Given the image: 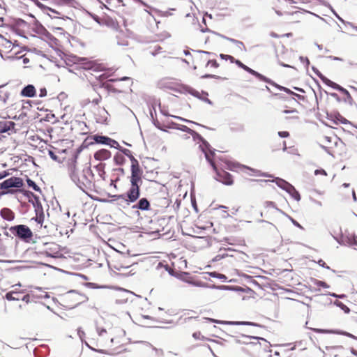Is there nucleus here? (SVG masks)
Wrapping results in <instances>:
<instances>
[{
  "mask_svg": "<svg viewBox=\"0 0 357 357\" xmlns=\"http://www.w3.org/2000/svg\"><path fill=\"white\" fill-rule=\"evenodd\" d=\"M257 79H259L260 81H263L267 84H269L275 86V88H277L279 90H280V87H283L282 86L279 85L278 84H277L276 82H275L274 81H273L270 78L264 76L262 74H261V76L257 77Z\"/></svg>",
  "mask_w": 357,
  "mask_h": 357,
  "instance_id": "29",
  "label": "nucleus"
},
{
  "mask_svg": "<svg viewBox=\"0 0 357 357\" xmlns=\"http://www.w3.org/2000/svg\"><path fill=\"white\" fill-rule=\"evenodd\" d=\"M128 206L135 202L140 197V188L138 186H130L126 192Z\"/></svg>",
  "mask_w": 357,
  "mask_h": 357,
  "instance_id": "12",
  "label": "nucleus"
},
{
  "mask_svg": "<svg viewBox=\"0 0 357 357\" xmlns=\"http://www.w3.org/2000/svg\"><path fill=\"white\" fill-rule=\"evenodd\" d=\"M326 295H328L330 296H332L333 298H340V299H343L344 298L347 297V296L344 294H337L335 293H333V292H328L326 294H325Z\"/></svg>",
  "mask_w": 357,
  "mask_h": 357,
  "instance_id": "46",
  "label": "nucleus"
},
{
  "mask_svg": "<svg viewBox=\"0 0 357 357\" xmlns=\"http://www.w3.org/2000/svg\"><path fill=\"white\" fill-rule=\"evenodd\" d=\"M112 155L111 152L107 149H100L95 152L93 156L95 160L98 161H103L109 159Z\"/></svg>",
  "mask_w": 357,
  "mask_h": 357,
  "instance_id": "15",
  "label": "nucleus"
},
{
  "mask_svg": "<svg viewBox=\"0 0 357 357\" xmlns=\"http://www.w3.org/2000/svg\"><path fill=\"white\" fill-rule=\"evenodd\" d=\"M15 123L13 121H0V133H5L15 129Z\"/></svg>",
  "mask_w": 357,
  "mask_h": 357,
  "instance_id": "21",
  "label": "nucleus"
},
{
  "mask_svg": "<svg viewBox=\"0 0 357 357\" xmlns=\"http://www.w3.org/2000/svg\"><path fill=\"white\" fill-rule=\"evenodd\" d=\"M284 215H286L287 217H288V218L291 220V222H292V224L294 226H296L301 229H303V227L296 220H294L293 218H291V216H289V215H287L286 213Z\"/></svg>",
  "mask_w": 357,
  "mask_h": 357,
  "instance_id": "53",
  "label": "nucleus"
},
{
  "mask_svg": "<svg viewBox=\"0 0 357 357\" xmlns=\"http://www.w3.org/2000/svg\"><path fill=\"white\" fill-rule=\"evenodd\" d=\"M314 284L319 287L329 288L330 286L324 281L314 279Z\"/></svg>",
  "mask_w": 357,
  "mask_h": 357,
  "instance_id": "39",
  "label": "nucleus"
},
{
  "mask_svg": "<svg viewBox=\"0 0 357 357\" xmlns=\"http://www.w3.org/2000/svg\"><path fill=\"white\" fill-rule=\"evenodd\" d=\"M207 66L208 65H211L212 67H214V68H218L219 66V64L217 62L216 60L215 59H212V60H208L207 61V63H206Z\"/></svg>",
  "mask_w": 357,
  "mask_h": 357,
  "instance_id": "62",
  "label": "nucleus"
},
{
  "mask_svg": "<svg viewBox=\"0 0 357 357\" xmlns=\"http://www.w3.org/2000/svg\"><path fill=\"white\" fill-rule=\"evenodd\" d=\"M1 217L7 221H13L15 219V213L9 208H3L0 211Z\"/></svg>",
  "mask_w": 357,
  "mask_h": 357,
  "instance_id": "19",
  "label": "nucleus"
},
{
  "mask_svg": "<svg viewBox=\"0 0 357 357\" xmlns=\"http://www.w3.org/2000/svg\"><path fill=\"white\" fill-rule=\"evenodd\" d=\"M189 134L191 135L195 142L201 143L199 148L204 153L206 160L211 165H213V158H214L215 155L216 150L213 149L210 144L197 132L191 129Z\"/></svg>",
  "mask_w": 357,
  "mask_h": 357,
  "instance_id": "2",
  "label": "nucleus"
},
{
  "mask_svg": "<svg viewBox=\"0 0 357 357\" xmlns=\"http://www.w3.org/2000/svg\"><path fill=\"white\" fill-rule=\"evenodd\" d=\"M108 115L107 111L105 108H102L100 112L98 117L96 118L97 123H107Z\"/></svg>",
  "mask_w": 357,
  "mask_h": 357,
  "instance_id": "24",
  "label": "nucleus"
},
{
  "mask_svg": "<svg viewBox=\"0 0 357 357\" xmlns=\"http://www.w3.org/2000/svg\"><path fill=\"white\" fill-rule=\"evenodd\" d=\"M264 206L266 208H275V210H277L278 211H279L280 213H282V214H285V213L284 211H282L281 209L278 208L276 206V204H275V202H272V201H266L264 202Z\"/></svg>",
  "mask_w": 357,
  "mask_h": 357,
  "instance_id": "35",
  "label": "nucleus"
},
{
  "mask_svg": "<svg viewBox=\"0 0 357 357\" xmlns=\"http://www.w3.org/2000/svg\"><path fill=\"white\" fill-rule=\"evenodd\" d=\"M346 97L344 98L343 101L345 103H348L349 105L353 106L355 105L357 107V105L355 103L353 98L351 97L350 93L346 89H344V91L342 92Z\"/></svg>",
  "mask_w": 357,
  "mask_h": 357,
  "instance_id": "25",
  "label": "nucleus"
},
{
  "mask_svg": "<svg viewBox=\"0 0 357 357\" xmlns=\"http://www.w3.org/2000/svg\"><path fill=\"white\" fill-rule=\"evenodd\" d=\"M170 116L174 118V119H178L181 121H183V122H185V123H192V124H195V125H197V126H202V127H204V126L197 123V122H195L193 121H191V120H188L187 119H185V118H183V117H181V116H174V115H170Z\"/></svg>",
  "mask_w": 357,
  "mask_h": 357,
  "instance_id": "36",
  "label": "nucleus"
},
{
  "mask_svg": "<svg viewBox=\"0 0 357 357\" xmlns=\"http://www.w3.org/2000/svg\"><path fill=\"white\" fill-rule=\"evenodd\" d=\"M64 307L69 309H73L82 303L80 299L79 292L77 290H70L63 296Z\"/></svg>",
  "mask_w": 357,
  "mask_h": 357,
  "instance_id": "6",
  "label": "nucleus"
},
{
  "mask_svg": "<svg viewBox=\"0 0 357 357\" xmlns=\"http://www.w3.org/2000/svg\"><path fill=\"white\" fill-rule=\"evenodd\" d=\"M24 181L20 177L11 176L0 183V198L8 194H14L13 188H21L24 186Z\"/></svg>",
  "mask_w": 357,
  "mask_h": 357,
  "instance_id": "3",
  "label": "nucleus"
},
{
  "mask_svg": "<svg viewBox=\"0 0 357 357\" xmlns=\"http://www.w3.org/2000/svg\"><path fill=\"white\" fill-rule=\"evenodd\" d=\"M243 167L245 169H249L250 171L255 173L256 175L259 176H263V177H266V178H272L273 179L274 178H275L273 174H271L268 172H263L260 170L255 169L251 168V167L245 166V165H243Z\"/></svg>",
  "mask_w": 357,
  "mask_h": 357,
  "instance_id": "22",
  "label": "nucleus"
},
{
  "mask_svg": "<svg viewBox=\"0 0 357 357\" xmlns=\"http://www.w3.org/2000/svg\"><path fill=\"white\" fill-rule=\"evenodd\" d=\"M84 285L88 288H91V289H100V288H102L101 286L98 285V284L96 283H93V282H85L84 284Z\"/></svg>",
  "mask_w": 357,
  "mask_h": 357,
  "instance_id": "49",
  "label": "nucleus"
},
{
  "mask_svg": "<svg viewBox=\"0 0 357 357\" xmlns=\"http://www.w3.org/2000/svg\"><path fill=\"white\" fill-rule=\"evenodd\" d=\"M87 174H91V178H93L94 176L90 167L84 168L82 171L83 180L81 181L77 172L75 164L70 167V177L71 180L76 184V185L83 192H85V189L88 188L89 185L91 183V179L87 178Z\"/></svg>",
  "mask_w": 357,
  "mask_h": 357,
  "instance_id": "1",
  "label": "nucleus"
},
{
  "mask_svg": "<svg viewBox=\"0 0 357 357\" xmlns=\"http://www.w3.org/2000/svg\"><path fill=\"white\" fill-rule=\"evenodd\" d=\"M178 91H179L180 93H189L194 97L200 98V94H199V91H197V90H195V89H193L192 87H191L188 85L182 84L180 86V89L178 90Z\"/></svg>",
  "mask_w": 357,
  "mask_h": 357,
  "instance_id": "17",
  "label": "nucleus"
},
{
  "mask_svg": "<svg viewBox=\"0 0 357 357\" xmlns=\"http://www.w3.org/2000/svg\"><path fill=\"white\" fill-rule=\"evenodd\" d=\"M241 337L243 338H244L245 340H243V341H241L239 340H236V342H238V343H243V344H248V340H263V341L266 342V340L264 338L260 337H257V336H251V335H241Z\"/></svg>",
  "mask_w": 357,
  "mask_h": 357,
  "instance_id": "28",
  "label": "nucleus"
},
{
  "mask_svg": "<svg viewBox=\"0 0 357 357\" xmlns=\"http://www.w3.org/2000/svg\"><path fill=\"white\" fill-rule=\"evenodd\" d=\"M333 237L340 245H347L346 236L344 237L343 235H341L340 238L335 236H333Z\"/></svg>",
  "mask_w": 357,
  "mask_h": 357,
  "instance_id": "42",
  "label": "nucleus"
},
{
  "mask_svg": "<svg viewBox=\"0 0 357 357\" xmlns=\"http://www.w3.org/2000/svg\"><path fill=\"white\" fill-rule=\"evenodd\" d=\"M20 293L21 292H20V291H11L7 292L6 294L5 298L8 301H19L20 298L14 296V294H20Z\"/></svg>",
  "mask_w": 357,
  "mask_h": 357,
  "instance_id": "32",
  "label": "nucleus"
},
{
  "mask_svg": "<svg viewBox=\"0 0 357 357\" xmlns=\"http://www.w3.org/2000/svg\"><path fill=\"white\" fill-rule=\"evenodd\" d=\"M131 175H142L143 171L140 167L139 161L135 162L132 161L130 167Z\"/></svg>",
  "mask_w": 357,
  "mask_h": 357,
  "instance_id": "23",
  "label": "nucleus"
},
{
  "mask_svg": "<svg viewBox=\"0 0 357 357\" xmlns=\"http://www.w3.org/2000/svg\"><path fill=\"white\" fill-rule=\"evenodd\" d=\"M211 167L215 172V176L214 178L216 181L226 185H231L234 183V180L230 173L224 170H218L213 161Z\"/></svg>",
  "mask_w": 357,
  "mask_h": 357,
  "instance_id": "9",
  "label": "nucleus"
},
{
  "mask_svg": "<svg viewBox=\"0 0 357 357\" xmlns=\"http://www.w3.org/2000/svg\"><path fill=\"white\" fill-rule=\"evenodd\" d=\"M176 129L179 130L183 132H187L188 134L191 130V128H188V126H186L185 125L178 124V123H177V126H176Z\"/></svg>",
  "mask_w": 357,
  "mask_h": 357,
  "instance_id": "43",
  "label": "nucleus"
},
{
  "mask_svg": "<svg viewBox=\"0 0 357 357\" xmlns=\"http://www.w3.org/2000/svg\"><path fill=\"white\" fill-rule=\"evenodd\" d=\"M189 275L190 274L188 273H184L183 276L181 278V280L195 287H208V285L203 282L194 281L192 279L190 278Z\"/></svg>",
  "mask_w": 357,
  "mask_h": 357,
  "instance_id": "20",
  "label": "nucleus"
},
{
  "mask_svg": "<svg viewBox=\"0 0 357 357\" xmlns=\"http://www.w3.org/2000/svg\"><path fill=\"white\" fill-rule=\"evenodd\" d=\"M334 305L337 307H340L341 310L344 311V313L349 314L350 312V309L346 305H344L342 302L339 301H334Z\"/></svg>",
  "mask_w": 357,
  "mask_h": 357,
  "instance_id": "33",
  "label": "nucleus"
},
{
  "mask_svg": "<svg viewBox=\"0 0 357 357\" xmlns=\"http://www.w3.org/2000/svg\"><path fill=\"white\" fill-rule=\"evenodd\" d=\"M24 195L26 196L29 199V200H33V199L38 196L35 195L33 192L29 190L24 191Z\"/></svg>",
  "mask_w": 357,
  "mask_h": 357,
  "instance_id": "47",
  "label": "nucleus"
},
{
  "mask_svg": "<svg viewBox=\"0 0 357 357\" xmlns=\"http://www.w3.org/2000/svg\"><path fill=\"white\" fill-rule=\"evenodd\" d=\"M20 96L22 97L33 98L36 96V90L33 84H27L22 88L20 91Z\"/></svg>",
  "mask_w": 357,
  "mask_h": 357,
  "instance_id": "13",
  "label": "nucleus"
},
{
  "mask_svg": "<svg viewBox=\"0 0 357 357\" xmlns=\"http://www.w3.org/2000/svg\"><path fill=\"white\" fill-rule=\"evenodd\" d=\"M299 60L301 63L305 64V67L307 68L310 65V60L307 57H304L303 56H299Z\"/></svg>",
  "mask_w": 357,
  "mask_h": 357,
  "instance_id": "57",
  "label": "nucleus"
},
{
  "mask_svg": "<svg viewBox=\"0 0 357 357\" xmlns=\"http://www.w3.org/2000/svg\"><path fill=\"white\" fill-rule=\"evenodd\" d=\"M212 289L220 290L234 291L237 292H245V289L239 286H228V285H215L213 284L210 287Z\"/></svg>",
  "mask_w": 357,
  "mask_h": 357,
  "instance_id": "16",
  "label": "nucleus"
},
{
  "mask_svg": "<svg viewBox=\"0 0 357 357\" xmlns=\"http://www.w3.org/2000/svg\"><path fill=\"white\" fill-rule=\"evenodd\" d=\"M132 208L141 211H149L151 209V204L147 198L142 197L139 199L137 203L133 205Z\"/></svg>",
  "mask_w": 357,
  "mask_h": 357,
  "instance_id": "14",
  "label": "nucleus"
},
{
  "mask_svg": "<svg viewBox=\"0 0 357 357\" xmlns=\"http://www.w3.org/2000/svg\"><path fill=\"white\" fill-rule=\"evenodd\" d=\"M227 256H228V255L227 253L218 254L212 259V261L213 262L219 261L221 259L227 257Z\"/></svg>",
  "mask_w": 357,
  "mask_h": 357,
  "instance_id": "48",
  "label": "nucleus"
},
{
  "mask_svg": "<svg viewBox=\"0 0 357 357\" xmlns=\"http://www.w3.org/2000/svg\"><path fill=\"white\" fill-rule=\"evenodd\" d=\"M29 202L32 204L36 213V217L32 218L31 220H34L38 224L42 225L44 222L45 214L39 197L37 196L33 200H29Z\"/></svg>",
  "mask_w": 357,
  "mask_h": 357,
  "instance_id": "7",
  "label": "nucleus"
},
{
  "mask_svg": "<svg viewBox=\"0 0 357 357\" xmlns=\"http://www.w3.org/2000/svg\"><path fill=\"white\" fill-rule=\"evenodd\" d=\"M278 135L281 138H287L289 137V132L287 131H279Z\"/></svg>",
  "mask_w": 357,
  "mask_h": 357,
  "instance_id": "63",
  "label": "nucleus"
},
{
  "mask_svg": "<svg viewBox=\"0 0 357 357\" xmlns=\"http://www.w3.org/2000/svg\"><path fill=\"white\" fill-rule=\"evenodd\" d=\"M119 202L118 203L119 205L123 206V203L128 205V200H127V195L126 192L121 195H118Z\"/></svg>",
  "mask_w": 357,
  "mask_h": 357,
  "instance_id": "38",
  "label": "nucleus"
},
{
  "mask_svg": "<svg viewBox=\"0 0 357 357\" xmlns=\"http://www.w3.org/2000/svg\"><path fill=\"white\" fill-rule=\"evenodd\" d=\"M130 181L132 186H138L140 188L142 183V175H131Z\"/></svg>",
  "mask_w": 357,
  "mask_h": 357,
  "instance_id": "27",
  "label": "nucleus"
},
{
  "mask_svg": "<svg viewBox=\"0 0 357 357\" xmlns=\"http://www.w3.org/2000/svg\"><path fill=\"white\" fill-rule=\"evenodd\" d=\"M114 149L119 150L122 154L123 156L126 154L127 152H128L129 149H126V148H123L121 146L119 145V146H114Z\"/></svg>",
  "mask_w": 357,
  "mask_h": 357,
  "instance_id": "58",
  "label": "nucleus"
},
{
  "mask_svg": "<svg viewBox=\"0 0 357 357\" xmlns=\"http://www.w3.org/2000/svg\"><path fill=\"white\" fill-rule=\"evenodd\" d=\"M31 1H33L37 7H38L43 11L46 10V8H47V6L43 4L38 0H31Z\"/></svg>",
  "mask_w": 357,
  "mask_h": 357,
  "instance_id": "51",
  "label": "nucleus"
},
{
  "mask_svg": "<svg viewBox=\"0 0 357 357\" xmlns=\"http://www.w3.org/2000/svg\"><path fill=\"white\" fill-rule=\"evenodd\" d=\"M33 101L29 100H25L23 101V109H29L30 107H32Z\"/></svg>",
  "mask_w": 357,
  "mask_h": 357,
  "instance_id": "55",
  "label": "nucleus"
},
{
  "mask_svg": "<svg viewBox=\"0 0 357 357\" xmlns=\"http://www.w3.org/2000/svg\"><path fill=\"white\" fill-rule=\"evenodd\" d=\"M26 181L27 185L29 188H31L33 190H35L36 192H41L40 188L36 183V182L34 181H33L32 179H31L30 178H29L27 176Z\"/></svg>",
  "mask_w": 357,
  "mask_h": 357,
  "instance_id": "31",
  "label": "nucleus"
},
{
  "mask_svg": "<svg viewBox=\"0 0 357 357\" xmlns=\"http://www.w3.org/2000/svg\"><path fill=\"white\" fill-rule=\"evenodd\" d=\"M328 6L330 7L332 13L334 14V15L342 23L344 24H347V22H345L336 12L335 10L333 8V7L328 4Z\"/></svg>",
  "mask_w": 357,
  "mask_h": 357,
  "instance_id": "56",
  "label": "nucleus"
},
{
  "mask_svg": "<svg viewBox=\"0 0 357 357\" xmlns=\"http://www.w3.org/2000/svg\"><path fill=\"white\" fill-rule=\"evenodd\" d=\"M347 245L357 246V236L355 234L346 236Z\"/></svg>",
  "mask_w": 357,
  "mask_h": 357,
  "instance_id": "26",
  "label": "nucleus"
},
{
  "mask_svg": "<svg viewBox=\"0 0 357 357\" xmlns=\"http://www.w3.org/2000/svg\"><path fill=\"white\" fill-rule=\"evenodd\" d=\"M91 139H93L94 144H102L109 146L111 148H114L115 146H119V144L115 139H113L108 136L101 135L98 134L93 135L91 137Z\"/></svg>",
  "mask_w": 357,
  "mask_h": 357,
  "instance_id": "10",
  "label": "nucleus"
},
{
  "mask_svg": "<svg viewBox=\"0 0 357 357\" xmlns=\"http://www.w3.org/2000/svg\"><path fill=\"white\" fill-rule=\"evenodd\" d=\"M312 70L320 79L324 76L316 67L312 66Z\"/></svg>",
  "mask_w": 357,
  "mask_h": 357,
  "instance_id": "64",
  "label": "nucleus"
},
{
  "mask_svg": "<svg viewBox=\"0 0 357 357\" xmlns=\"http://www.w3.org/2000/svg\"><path fill=\"white\" fill-rule=\"evenodd\" d=\"M48 155L50 157V158L52 160H53L54 161H56V162L59 161V156L53 151L49 150Z\"/></svg>",
  "mask_w": 357,
  "mask_h": 357,
  "instance_id": "52",
  "label": "nucleus"
},
{
  "mask_svg": "<svg viewBox=\"0 0 357 357\" xmlns=\"http://www.w3.org/2000/svg\"><path fill=\"white\" fill-rule=\"evenodd\" d=\"M108 196L112 198V199H102L101 202H107V203H114L116 201H119L118 195H111L108 194Z\"/></svg>",
  "mask_w": 357,
  "mask_h": 357,
  "instance_id": "40",
  "label": "nucleus"
},
{
  "mask_svg": "<svg viewBox=\"0 0 357 357\" xmlns=\"http://www.w3.org/2000/svg\"><path fill=\"white\" fill-rule=\"evenodd\" d=\"M208 321L211 323H218L227 325H236V326H252L257 327H263L259 324L251 321H219L213 318H205Z\"/></svg>",
  "mask_w": 357,
  "mask_h": 357,
  "instance_id": "11",
  "label": "nucleus"
},
{
  "mask_svg": "<svg viewBox=\"0 0 357 357\" xmlns=\"http://www.w3.org/2000/svg\"><path fill=\"white\" fill-rule=\"evenodd\" d=\"M331 88H333V89H335L337 91H338L339 92L342 93V91H344V88L342 87V86H340V84L333 82V83L331 84Z\"/></svg>",
  "mask_w": 357,
  "mask_h": 357,
  "instance_id": "50",
  "label": "nucleus"
},
{
  "mask_svg": "<svg viewBox=\"0 0 357 357\" xmlns=\"http://www.w3.org/2000/svg\"><path fill=\"white\" fill-rule=\"evenodd\" d=\"M104 166H105V165H102V164L96 166V168L98 171V174L101 178H102V179H105V172L104 170Z\"/></svg>",
  "mask_w": 357,
  "mask_h": 357,
  "instance_id": "41",
  "label": "nucleus"
},
{
  "mask_svg": "<svg viewBox=\"0 0 357 357\" xmlns=\"http://www.w3.org/2000/svg\"><path fill=\"white\" fill-rule=\"evenodd\" d=\"M335 333L336 334H338V335H344V336H347L348 337H350V338H352V339H354V340H357V337L355 336L354 335L349 333V332H347V331H341V330H338V331H336L335 332Z\"/></svg>",
  "mask_w": 357,
  "mask_h": 357,
  "instance_id": "37",
  "label": "nucleus"
},
{
  "mask_svg": "<svg viewBox=\"0 0 357 357\" xmlns=\"http://www.w3.org/2000/svg\"><path fill=\"white\" fill-rule=\"evenodd\" d=\"M208 274L211 278H218L222 281H225L227 279V277L225 275L216 271L210 272Z\"/></svg>",
  "mask_w": 357,
  "mask_h": 357,
  "instance_id": "34",
  "label": "nucleus"
},
{
  "mask_svg": "<svg viewBox=\"0 0 357 357\" xmlns=\"http://www.w3.org/2000/svg\"><path fill=\"white\" fill-rule=\"evenodd\" d=\"M90 15H91V18L95 22H96L98 24L102 25V24H105L103 20L99 16H98L97 15L93 14V13H91Z\"/></svg>",
  "mask_w": 357,
  "mask_h": 357,
  "instance_id": "45",
  "label": "nucleus"
},
{
  "mask_svg": "<svg viewBox=\"0 0 357 357\" xmlns=\"http://www.w3.org/2000/svg\"><path fill=\"white\" fill-rule=\"evenodd\" d=\"M272 181L274 182L280 188L286 191L295 200L298 202L301 200L299 192L292 184L286 180L280 177H276L272 179Z\"/></svg>",
  "mask_w": 357,
  "mask_h": 357,
  "instance_id": "5",
  "label": "nucleus"
},
{
  "mask_svg": "<svg viewBox=\"0 0 357 357\" xmlns=\"http://www.w3.org/2000/svg\"><path fill=\"white\" fill-rule=\"evenodd\" d=\"M229 41H230L231 43H232L235 45H242L244 52L247 51V50L242 41H240V40H236V39L231 38H229Z\"/></svg>",
  "mask_w": 357,
  "mask_h": 357,
  "instance_id": "54",
  "label": "nucleus"
},
{
  "mask_svg": "<svg viewBox=\"0 0 357 357\" xmlns=\"http://www.w3.org/2000/svg\"><path fill=\"white\" fill-rule=\"evenodd\" d=\"M321 80L325 84H326L327 86H331V84L333 83V81L331 80L330 79H328V77H326V76H324Z\"/></svg>",
  "mask_w": 357,
  "mask_h": 357,
  "instance_id": "60",
  "label": "nucleus"
},
{
  "mask_svg": "<svg viewBox=\"0 0 357 357\" xmlns=\"http://www.w3.org/2000/svg\"><path fill=\"white\" fill-rule=\"evenodd\" d=\"M337 120L340 121L342 124H347L349 123V121L346 119L344 117L342 116L340 114H337V116L336 117Z\"/></svg>",
  "mask_w": 357,
  "mask_h": 357,
  "instance_id": "59",
  "label": "nucleus"
},
{
  "mask_svg": "<svg viewBox=\"0 0 357 357\" xmlns=\"http://www.w3.org/2000/svg\"><path fill=\"white\" fill-rule=\"evenodd\" d=\"M234 63L239 68H242L245 71L248 72V73L251 74L252 75L255 76L257 78V77L261 76V74L259 72L252 69L251 68L248 67V66L243 63L240 60L236 59L234 61Z\"/></svg>",
  "mask_w": 357,
  "mask_h": 357,
  "instance_id": "18",
  "label": "nucleus"
},
{
  "mask_svg": "<svg viewBox=\"0 0 357 357\" xmlns=\"http://www.w3.org/2000/svg\"><path fill=\"white\" fill-rule=\"evenodd\" d=\"M93 142H88L87 144H86V141H84L82 143V144L77 149V155L79 154L84 148H86L89 146L93 145Z\"/></svg>",
  "mask_w": 357,
  "mask_h": 357,
  "instance_id": "44",
  "label": "nucleus"
},
{
  "mask_svg": "<svg viewBox=\"0 0 357 357\" xmlns=\"http://www.w3.org/2000/svg\"><path fill=\"white\" fill-rule=\"evenodd\" d=\"M10 231L17 238L25 243H30L33 234L31 229L25 225H17L9 228Z\"/></svg>",
  "mask_w": 357,
  "mask_h": 357,
  "instance_id": "4",
  "label": "nucleus"
},
{
  "mask_svg": "<svg viewBox=\"0 0 357 357\" xmlns=\"http://www.w3.org/2000/svg\"><path fill=\"white\" fill-rule=\"evenodd\" d=\"M10 175L9 170H4L0 172V180L3 179Z\"/></svg>",
  "mask_w": 357,
  "mask_h": 357,
  "instance_id": "61",
  "label": "nucleus"
},
{
  "mask_svg": "<svg viewBox=\"0 0 357 357\" xmlns=\"http://www.w3.org/2000/svg\"><path fill=\"white\" fill-rule=\"evenodd\" d=\"M114 161L116 165H122L126 162V160L122 154L117 153L114 156Z\"/></svg>",
  "mask_w": 357,
  "mask_h": 357,
  "instance_id": "30",
  "label": "nucleus"
},
{
  "mask_svg": "<svg viewBox=\"0 0 357 357\" xmlns=\"http://www.w3.org/2000/svg\"><path fill=\"white\" fill-rule=\"evenodd\" d=\"M33 31L37 34L40 35V38L44 40H49L54 43L56 41V38L50 33L38 20H34Z\"/></svg>",
  "mask_w": 357,
  "mask_h": 357,
  "instance_id": "8",
  "label": "nucleus"
}]
</instances>
